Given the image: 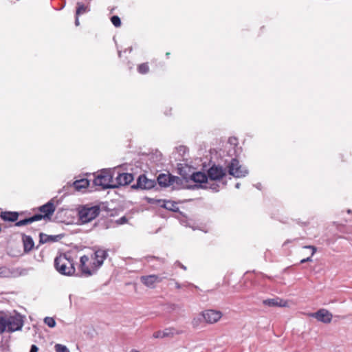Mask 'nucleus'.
<instances>
[{"label": "nucleus", "instance_id": "obj_26", "mask_svg": "<svg viewBox=\"0 0 352 352\" xmlns=\"http://www.w3.org/2000/svg\"><path fill=\"white\" fill-rule=\"evenodd\" d=\"M40 242L41 243H45L49 241H54L55 237L54 236H50L43 233H41L40 235Z\"/></svg>", "mask_w": 352, "mask_h": 352}, {"label": "nucleus", "instance_id": "obj_38", "mask_svg": "<svg viewBox=\"0 0 352 352\" xmlns=\"http://www.w3.org/2000/svg\"><path fill=\"white\" fill-rule=\"evenodd\" d=\"M235 187H236V188H239V187H240V184H239V183H237V184H236Z\"/></svg>", "mask_w": 352, "mask_h": 352}, {"label": "nucleus", "instance_id": "obj_28", "mask_svg": "<svg viewBox=\"0 0 352 352\" xmlns=\"http://www.w3.org/2000/svg\"><path fill=\"white\" fill-rule=\"evenodd\" d=\"M44 322L45 324H47L49 327H51V328L54 327L56 324L55 320L51 317L45 318Z\"/></svg>", "mask_w": 352, "mask_h": 352}, {"label": "nucleus", "instance_id": "obj_15", "mask_svg": "<svg viewBox=\"0 0 352 352\" xmlns=\"http://www.w3.org/2000/svg\"><path fill=\"white\" fill-rule=\"evenodd\" d=\"M174 177L170 175L160 174L157 177V182L160 186L166 187L173 184Z\"/></svg>", "mask_w": 352, "mask_h": 352}, {"label": "nucleus", "instance_id": "obj_23", "mask_svg": "<svg viewBox=\"0 0 352 352\" xmlns=\"http://www.w3.org/2000/svg\"><path fill=\"white\" fill-rule=\"evenodd\" d=\"M163 331L164 337H173L175 335H179L182 333L181 331L177 330L175 328H167L165 329Z\"/></svg>", "mask_w": 352, "mask_h": 352}, {"label": "nucleus", "instance_id": "obj_1", "mask_svg": "<svg viewBox=\"0 0 352 352\" xmlns=\"http://www.w3.org/2000/svg\"><path fill=\"white\" fill-rule=\"evenodd\" d=\"M23 317L17 313L13 315L0 312V334L19 331L23 326Z\"/></svg>", "mask_w": 352, "mask_h": 352}, {"label": "nucleus", "instance_id": "obj_3", "mask_svg": "<svg viewBox=\"0 0 352 352\" xmlns=\"http://www.w3.org/2000/svg\"><path fill=\"white\" fill-rule=\"evenodd\" d=\"M94 184L101 189L115 188L113 175L110 170H101L94 179Z\"/></svg>", "mask_w": 352, "mask_h": 352}, {"label": "nucleus", "instance_id": "obj_12", "mask_svg": "<svg viewBox=\"0 0 352 352\" xmlns=\"http://www.w3.org/2000/svg\"><path fill=\"white\" fill-rule=\"evenodd\" d=\"M141 282L148 287L153 288L156 283L162 281L163 278L155 274L142 276L140 278Z\"/></svg>", "mask_w": 352, "mask_h": 352}, {"label": "nucleus", "instance_id": "obj_13", "mask_svg": "<svg viewBox=\"0 0 352 352\" xmlns=\"http://www.w3.org/2000/svg\"><path fill=\"white\" fill-rule=\"evenodd\" d=\"M55 206L52 201H48L46 204L39 208V211L43 213L42 219L50 218L55 211Z\"/></svg>", "mask_w": 352, "mask_h": 352}, {"label": "nucleus", "instance_id": "obj_31", "mask_svg": "<svg viewBox=\"0 0 352 352\" xmlns=\"http://www.w3.org/2000/svg\"><path fill=\"white\" fill-rule=\"evenodd\" d=\"M111 21L116 27H120L121 25L120 19L118 16H113L111 18Z\"/></svg>", "mask_w": 352, "mask_h": 352}, {"label": "nucleus", "instance_id": "obj_11", "mask_svg": "<svg viewBox=\"0 0 352 352\" xmlns=\"http://www.w3.org/2000/svg\"><path fill=\"white\" fill-rule=\"evenodd\" d=\"M155 182L153 179H148L144 175H140L137 183L133 185V188H138L141 189H151L154 187Z\"/></svg>", "mask_w": 352, "mask_h": 352}, {"label": "nucleus", "instance_id": "obj_10", "mask_svg": "<svg viewBox=\"0 0 352 352\" xmlns=\"http://www.w3.org/2000/svg\"><path fill=\"white\" fill-rule=\"evenodd\" d=\"M133 180V175L128 173H119L116 179H113L115 188L120 186H125L130 184Z\"/></svg>", "mask_w": 352, "mask_h": 352}, {"label": "nucleus", "instance_id": "obj_39", "mask_svg": "<svg viewBox=\"0 0 352 352\" xmlns=\"http://www.w3.org/2000/svg\"><path fill=\"white\" fill-rule=\"evenodd\" d=\"M180 266H181V267H182V269H184V270H186V267H185V266H184L183 265H180Z\"/></svg>", "mask_w": 352, "mask_h": 352}, {"label": "nucleus", "instance_id": "obj_33", "mask_svg": "<svg viewBox=\"0 0 352 352\" xmlns=\"http://www.w3.org/2000/svg\"><path fill=\"white\" fill-rule=\"evenodd\" d=\"M126 217H121L120 219H119L118 220V223L119 224H123V223H126Z\"/></svg>", "mask_w": 352, "mask_h": 352}, {"label": "nucleus", "instance_id": "obj_25", "mask_svg": "<svg viewBox=\"0 0 352 352\" xmlns=\"http://www.w3.org/2000/svg\"><path fill=\"white\" fill-rule=\"evenodd\" d=\"M100 213L99 206L89 207V222L95 219Z\"/></svg>", "mask_w": 352, "mask_h": 352}, {"label": "nucleus", "instance_id": "obj_16", "mask_svg": "<svg viewBox=\"0 0 352 352\" xmlns=\"http://www.w3.org/2000/svg\"><path fill=\"white\" fill-rule=\"evenodd\" d=\"M72 186L76 191L81 192L88 187V179L85 178L77 179L72 184Z\"/></svg>", "mask_w": 352, "mask_h": 352}, {"label": "nucleus", "instance_id": "obj_8", "mask_svg": "<svg viewBox=\"0 0 352 352\" xmlns=\"http://www.w3.org/2000/svg\"><path fill=\"white\" fill-rule=\"evenodd\" d=\"M226 174V169L219 166H212L208 170V177L210 181L220 180Z\"/></svg>", "mask_w": 352, "mask_h": 352}, {"label": "nucleus", "instance_id": "obj_14", "mask_svg": "<svg viewBox=\"0 0 352 352\" xmlns=\"http://www.w3.org/2000/svg\"><path fill=\"white\" fill-rule=\"evenodd\" d=\"M263 305L269 307H287L288 302L286 300L280 299L279 298H269L263 301Z\"/></svg>", "mask_w": 352, "mask_h": 352}, {"label": "nucleus", "instance_id": "obj_18", "mask_svg": "<svg viewBox=\"0 0 352 352\" xmlns=\"http://www.w3.org/2000/svg\"><path fill=\"white\" fill-rule=\"evenodd\" d=\"M41 219H42V215H41V214H35V215H34L32 217H30V218L25 219L21 220L19 221H17L16 223L15 226H18V227L22 226H25V225H28L29 223H32L34 221H39Z\"/></svg>", "mask_w": 352, "mask_h": 352}, {"label": "nucleus", "instance_id": "obj_22", "mask_svg": "<svg viewBox=\"0 0 352 352\" xmlns=\"http://www.w3.org/2000/svg\"><path fill=\"white\" fill-rule=\"evenodd\" d=\"M88 262V257L85 255L80 257L79 267L82 272V274L87 276L88 274V266L87 263Z\"/></svg>", "mask_w": 352, "mask_h": 352}, {"label": "nucleus", "instance_id": "obj_2", "mask_svg": "<svg viewBox=\"0 0 352 352\" xmlns=\"http://www.w3.org/2000/svg\"><path fill=\"white\" fill-rule=\"evenodd\" d=\"M54 266L56 270L63 275L70 276L75 272L72 260L65 254H60L55 258Z\"/></svg>", "mask_w": 352, "mask_h": 352}, {"label": "nucleus", "instance_id": "obj_24", "mask_svg": "<svg viewBox=\"0 0 352 352\" xmlns=\"http://www.w3.org/2000/svg\"><path fill=\"white\" fill-rule=\"evenodd\" d=\"M14 276V272L6 267H0V277H11Z\"/></svg>", "mask_w": 352, "mask_h": 352}, {"label": "nucleus", "instance_id": "obj_30", "mask_svg": "<svg viewBox=\"0 0 352 352\" xmlns=\"http://www.w3.org/2000/svg\"><path fill=\"white\" fill-rule=\"evenodd\" d=\"M138 69L140 74H146L148 72V66L146 63H142L139 65Z\"/></svg>", "mask_w": 352, "mask_h": 352}, {"label": "nucleus", "instance_id": "obj_34", "mask_svg": "<svg viewBox=\"0 0 352 352\" xmlns=\"http://www.w3.org/2000/svg\"><path fill=\"white\" fill-rule=\"evenodd\" d=\"M38 348L36 345L33 344L31 346L30 352H38Z\"/></svg>", "mask_w": 352, "mask_h": 352}, {"label": "nucleus", "instance_id": "obj_6", "mask_svg": "<svg viewBox=\"0 0 352 352\" xmlns=\"http://www.w3.org/2000/svg\"><path fill=\"white\" fill-rule=\"evenodd\" d=\"M204 322L212 324L218 322L223 316L221 311L215 309H206L200 314Z\"/></svg>", "mask_w": 352, "mask_h": 352}, {"label": "nucleus", "instance_id": "obj_4", "mask_svg": "<svg viewBox=\"0 0 352 352\" xmlns=\"http://www.w3.org/2000/svg\"><path fill=\"white\" fill-rule=\"evenodd\" d=\"M94 255L89 262V276L98 271L108 255L107 251L102 249L94 250Z\"/></svg>", "mask_w": 352, "mask_h": 352}, {"label": "nucleus", "instance_id": "obj_37", "mask_svg": "<svg viewBox=\"0 0 352 352\" xmlns=\"http://www.w3.org/2000/svg\"><path fill=\"white\" fill-rule=\"evenodd\" d=\"M192 324H193V326H195V325H197V321L195 320V319H194V320H192Z\"/></svg>", "mask_w": 352, "mask_h": 352}, {"label": "nucleus", "instance_id": "obj_19", "mask_svg": "<svg viewBox=\"0 0 352 352\" xmlns=\"http://www.w3.org/2000/svg\"><path fill=\"white\" fill-rule=\"evenodd\" d=\"M86 11H87V7L82 3L78 2L76 12V20H75L76 26H78L80 24L79 16L81 14H85Z\"/></svg>", "mask_w": 352, "mask_h": 352}, {"label": "nucleus", "instance_id": "obj_17", "mask_svg": "<svg viewBox=\"0 0 352 352\" xmlns=\"http://www.w3.org/2000/svg\"><path fill=\"white\" fill-rule=\"evenodd\" d=\"M78 212L79 220L82 223H87L88 222V208L87 207V206H80L78 208Z\"/></svg>", "mask_w": 352, "mask_h": 352}, {"label": "nucleus", "instance_id": "obj_32", "mask_svg": "<svg viewBox=\"0 0 352 352\" xmlns=\"http://www.w3.org/2000/svg\"><path fill=\"white\" fill-rule=\"evenodd\" d=\"M153 337L155 338H165L164 336V331H159L155 332L153 334Z\"/></svg>", "mask_w": 352, "mask_h": 352}, {"label": "nucleus", "instance_id": "obj_29", "mask_svg": "<svg viewBox=\"0 0 352 352\" xmlns=\"http://www.w3.org/2000/svg\"><path fill=\"white\" fill-rule=\"evenodd\" d=\"M56 352H69V349L67 348L66 346L60 344H56L54 346Z\"/></svg>", "mask_w": 352, "mask_h": 352}, {"label": "nucleus", "instance_id": "obj_7", "mask_svg": "<svg viewBox=\"0 0 352 352\" xmlns=\"http://www.w3.org/2000/svg\"><path fill=\"white\" fill-rule=\"evenodd\" d=\"M191 179L195 183L204 184L201 187L210 188L214 191L219 190V186L214 184H210L207 175L202 172H196L191 175Z\"/></svg>", "mask_w": 352, "mask_h": 352}, {"label": "nucleus", "instance_id": "obj_35", "mask_svg": "<svg viewBox=\"0 0 352 352\" xmlns=\"http://www.w3.org/2000/svg\"><path fill=\"white\" fill-rule=\"evenodd\" d=\"M170 205H172L171 202L168 201L167 202L166 204H165L164 205V207L167 209H169V210H173L171 207H170Z\"/></svg>", "mask_w": 352, "mask_h": 352}, {"label": "nucleus", "instance_id": "obj_27", "mask_svg": "<svg viewBox=\"0 0 352 352\" xmlns=\"http://www.w3.org/2000/svg\"><path fill=\"white\" fill-rule=\"evenodd\" d=\"M304 248L311 249L312 250L311 256L307 257L306 258H303L300 261L301 263H304L308 261H311V256L316 253V248L313 245H305L304 246Z\"/></svg>", "mask_w": 352, "mask_h": 352}, {"label": "nucleus", "instance_id": "obj_9", "mask_svg": "<svg viewBox=\"0 0 352 352\" xmlns=\"http://www.w3.org/2000/svg\"><path fill=\"white\" fill-rule=\"evenodd\" d=\"M310 316L316 318L318 321L326 324L330 323L333 318L332 314L325 309H320L318 311L311 314Z\"/></svg>", "mask_w": 352, "mask_h": 352}, {"label": "nucleus", "instance_id": "obj_21", "mask_svg": "<svg viewBox=\"0 0 352 352\" xmlns=\"http://www.w3.org/2000/svg\"><path fill=\"white\" fill-rule=\"evenodd\" d=\"M23 242L24 245V250L25 252L30 251L34 247V241L30 236L23 235Z\"/></svg>", "mask_w": 352, "mask_h": 352}, {"label": "nucleus", "instance_id": "obj_36", "mask_svg": "<svg viewBox=\"0 0 352 352\" xmlns=\"http://www.w3.org/2000/svg\"><path fill=\"white\" fill-rule=\"evenodd\" d=\"M173 281L174 282L175 286L177 289H180L182 287V285L178 282L175 281V280H173Z\"/></svg>", "mask_w": 352, "mask_h": 352}, {"label": "nucleus", "instance_id": "obj_20", "mask_svg": "<svg viewBox=\"0 0 352 352\" xmlns=\"http://www.w3.org/2000/svg\"><path fill=\"white\" fill-rule=\"evenodd\" d=\"M0 216L4 221L12 222L16 221L18 219V213L14 212H2Z\"/></svg>", "mask_w": 352, "mask_h": 352}, {"label": "nucleus", "instance_id": "obj_5", "mask_svg": "<svg viewBox=\"0 0 352 352\" xmlns=\"http://www.w3.org/2000/svg\"><path fill=\"white\" fill-rule=\"evenodd\" d=\"M228 168L229 174L236 178L245 177L248 174V170L241 165L236 159H232Z\"/></svg>", "mask_w": 352, "mask_h": 352}]
</instances>
